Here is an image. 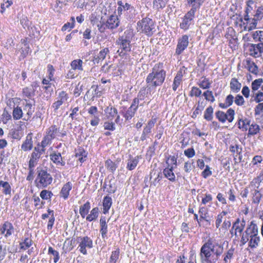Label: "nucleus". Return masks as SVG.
Returning a JSON list of instances; mask_svg holds the SVG:
<instances>
[{
	"label": "nucleus",
	"instance_id": "c03bdc74",
	"mask_svg": "<svg viewBox=\"0 0 263 263\" xmlns=\"http://www.w3.org/2000/svg\"><path fill=\"white\" fill-rule=\"evenodd\" d=\"M262 83L263 79L261 78L256 79L253 81L251 84L252 92H254V91L257 90Z\"/></svg>",
	"mask_w": 263,
	"mask_h": 263
},
{
	"label": "nucleus",
	"instance_id": "aec40b11",
	"mask_svg": "<svg viewBox=\"0 0 263 263\" xmlns=\"http://www.w3.org/2000/svg\"><path fill=\"white\" fill-rule=\"evenodd\" d=\"M112 205V199L108 196H106L104 197L103 200V213L106 214L108 213L110 206Z\"/></svg>",
	"mask_w": 263,
	"mask_h": 263
},
{
	"label": "nucleus",
	"instance_id": "5701e85b",
	"mask_svg": "<svg viewBox=\"0 0 263 263\" xmlns=\"http://www.w3.org/2000/svg\"><path fill=\"white\" fill-rule=\"evenodd\" d=\"M100 223L101 226L100 232L102 238H105L106 236L107 233V224L106 222L105 217H101L100 220Z\"/></svg>",
	"mask_w": 263,
	"mask_h": 263
},
{
	"label": "nucleus",
	"instance_id": "20e7f679",
	"mask_svg": "<svg viewBox=\"0 0 263 263\" xmlns=\"http://www.w3.org/2000/svg\"><path fill=\"white\" fill-rule=\"evenodd\" d=\"M52 182L51 175L47 171L37 168V177L35 180L36 186L44 188L50 185Z\"/></svg>",
	"mask_w": 263,
	"mask_h": 263
},
{
	"label": "nucleus",
	"instance_id": "a878e982",
	"mask_svg": "<svg viewBox=\"0 0 263 263\" xmlns=\"http://www.w3.org/2000/svg\"><path fill=\"white\" fill-rule=\"evenodd\" d=\"M99 215V209L96 207L93 208L90 211V213L88 214L86 217V220L88 221H95L97 219Z\"/></svg>",
	"mask_w": 263,
	"mask_h": 263
},
{
	"label": "nucleus",
	"instance_id": "09e8293b",
	"mask_svg": "<svg viewBox=\"0 0 263 263\" xmlns=\"http://www.w3.org/2000/svg\"><path fill=\"white\" fill-rule=\"evenodd\" d=\"M42 152H43L41 151V150H40L38 148L35 147L34 151L31 154L30 159L38 161Z\"/></svg>",
	"mask_w": 263,
	"mask_h": 263
},
{
	"label": "nucleus",
	"instance_id": "338daca9",
	"mask_svg": "<svg viewBox=\"0 0 263 263\" xmlns=\"http://www.w3.org/2000/svg\"><path fill=\"white\" fill-rule=\"evenodd\" d=\"M184 154L187 158H191L195 155V151L193 148H189L184 151Z\"/></svg>",
	"mask_w": 263,
	"mask_h": 263
},
{
	"label": "nucleus",
	"instance_id": "2eb2a0df",
	"mask_svg": "<svg viewBox=\"0 0 263 263\" xmlns=\"http://www.w3.org/2000/svg\"><path fill=\"white\" fill-rule=\"evenodd\" d=\"M33 147V141L31 134H29L27 136L26 140L22 144L21 148L25 151H30L32 148Z\"/></svg>",
	"mask_w": 263,
	"mask_h": 263
},
{
	"label": "nucleus",
	"instance_id": "dca6fc26",
	"mask_svg": "<svg viewBox=\"0 0 263 263\" xmlns=\"http://www.w3.org/2000/svg\"><path fill=\"white\" fill-rule=\"evenodd\" d=\"M72 189V184L70 182H68L65 184L62 187L60 192V196L65 199L68 198L69 195V192Z\"/></svg>",
	"mask_w": 263,
	"mask_h": 263
},
{
	"label": "nucleus",
	"instance_id": "c756f323",
	"mask_svg": "<svg viewBox=\"0 0 263 263\" xmlns=\"http://www.w3.org/2000/svg\"><path fill=\"white\" fill-rule=\"evenodd\" d=\"M0 187H2L3 188L2 192L4 194L6 195L11 194V187L8 182L1 181Z\"/></svg>",
	"mask_w": 263,
	"mask_h": 263
},
{
	"label": "nucleus",
	"instance_id": "c85d7f7f",
	"mask_svg": "<svg viewBox=\"0 0 263 263\" xmlns=\"http://www.w3.org/2000/svg\"><path fill=\"white\" fill-rule=\"evenodd\" d=\"M90 209V204L89 201H87L84 204L80 207V214L82 218H84L88 213Z\"/></svg>",
	"mask_w": 263,
	"mask_h": 263
},
{
	"label": "nucleus",
	"instance_id": "49530a36",
	"mask_svg": "<svg viewBox=\"0 0 263 263\" xmlns=\"http://www.w3.org/2000/svg\"><path fill=\"white\" fill-rule=\"evenodd\" d=\"M203 96L208 101H210L211 102L213 103L215 101V97L211 90H208L204 91L203 93Z\"/></svg>",
	"mask_w": 263,
	"mask_h": 263
},
{
	"label": "nucleus",
	"instance_id": "e2e57ef3",
	"mask_svg": "<svg viewBox=\"0 0 263 263\" xmlns=\"http://www.w3.org/2000/svg\"><path fill=\"white\" fill-rule=\"evenodd\" d=\"M103 127L105 129L114 131L115 130V125L112 122H105L104 123Z\"/></svg>",
	"mask_w": 263,
	"mask_h": 263
},
{
	"label": "nucleus",
	"instance_id": "a211bd4d",
	"mask_svg": "<svg viewBox=\"0 0 263 263\" xmlns=\"http://www.w3.org/2000/svg\"><path fill=\"white\" fill-rule=\"evenodd\" d=\"M230 87L233 92L237 93L240 90L241 84L237 79L234 78L231 79Z\"/></svg>",
	"mask_w": 263,
	"mask_h": 263
},
{
	"label": "nucleus",
	"instance_id": "f3484780",
	"mask_svg": "<svg viewBox=\"0 0 263 263\" xmlns=\"http://www.w3.org/2000/svg\"><path fill=\"white\" fill-rule=\"evenodd\" d=\"M174 166L166 167L163 170V173L167 179L170 181L174 182L175 181V175L173 173Z\"/></svg>",
	"mask_w": 263,
	"mask_h": 263
},
{
	"label": "nucleus",
	"instance_id": "7c9ffc66",
	"mask_svg": "<svg viewBox=\"0 0 263 263\" xmlns=\"http://www.w3.org/2000/svg\"><path fill=\"white\" fill-rule=\"evenodd\" d=\"M35 89L33 88V85L30 87H26L23 89V93L24 96L28 98H31L34 95Z\"/></svg>",
	"mask_w": 263,
	"mask_h": 263
},
{
	"label": "nucleus",
	"instance_id": "37998d69",
	"mask_svg": "<svg viewBox=\"0 0 263 263\" xmlns=\"http://www.w3.org/2000/svg\"><path fill=\"white\" fill-rule=\"evenodd\" d=\"M205 104L203 101L200 102V100L198 102V105L195 111L193 113L192 117L194 118L197 116L201 111L203 109Z\"/></svg>",
	"mask_w": 263,
	"mask_h": 263
},
{
	"label": "nucleus",
	"instance_id": "13d9d810",
	"mask_svg": "<svg viewBox=\"0 0 263 263\" xmlns=\"http://www.w3.org/2000/svg\"><path fill=\"white\" fill-rule=\"evenodd\" d=\"M201 90L198 87H193L190 92V96L191 97L195 96L198 97L201 95Z\"/></svg>",
	"mask_w": 263,
	"mask_h": 263
},
{
	"label": "nucleus",
	"instance_id": "680f3d73",
	"mask_svg": "<svg viewBox=\"0 0 263 263\" xmlns=\"http://www.w3.org/2000/svg\"><path fill=\"white\" fill-rule=\"evenodd\" d=\"M156 175V178L154 180V181L151 182V185H154V186H156L158 184L159 181L161 180V179L162 178L160 172L158 173L157 174H156L155 172L154 173V175Z\"/></svg>",
	"mask_w": 263,
	"mask_h": 263
},
{
	"label": "nucleus",
	"instance_id": "f8f14e48",
	"mask_svg": "<svg viewBox=\"0 0 263 263\" xmlns=\"http://www.w3.org/2000/svg\"><path fill=\"white\" fill-rule=\"evenodd\" d=\"M244 233L249 238L252 236H255L258 234V227L253 221H251L250 225L247 228Z\"/></svg>",
	"mask_w": 263,
	"mask_h": 263
},
{
	"label": "nucleus",
	"instance_id": "9d476101",
	"mask_svg": "<svg viewBox=\"0 0 263 263\" xmlns=\"http://www.w3.org/2000/svg\"><path fill=\"white\" fill-rule=\"evenodd\" d=\"M1 234L7 238L11 236L14 232V228L12 224L7 221H5L0 228Z\"/></svg>",
	"mask_w": 263,
	"mask_h": 263
},
{
	"label": "nucleus",
	"instance_id": "39448f33",
	"mask_svg": "<svg viewBox=\"0 0 263 263\" xmlns=\"http://www.w3.org/2000/svg\"><path fill=\"white\" fill-rule=\"evenodd\" d=\"M78 242L79 243L78 248L79 251L84 255L87 254L86 248L91 249L93 247L92 240L87 236L78 237Z\"/></svg>",
	"mask_w": 263,
	"mask_h": 263
},
{
	"label": "nucleus",
	"instance_id": "864d4df0",
	"mask_svg": "<svg viewBox=\"0 0 263 263\" xmlns=\"http://www.w3.org/2000/svg\"><path fill=\"white\" fill-rule=\"evenodd\" d=\"M256 5V3L254 1L249 0L246 2V7L245 11L248 12L252 13V11L254 10V6Z\"/></svg>",
	"mask_w": 263,
	"mask_h": 263
},
{
	"label": "nucleus",
	"instance_id": "8fccbe9b",
	"mask_svg": "<svg viewBox=\"0 0 263 263\" xmlns=\"http://www.w3.org/2000/svg\"><path fill=\"white\" fill-rule=\"evenodd\" d=\"M167 0H154V6L157 9H162L166 6Z\"/></svg>",
	"mask_w": 263,
	"mask_h": 263
},
{
	"label": "nucleus",
	"instance_id": "1a4fd4ad",
	"mask_svg": "<svg viewBox=\"0 0 263 263\" xmlns=\"http://www.w3.org/2000/svg\"><path fill=\"white\" fill-rule=\"evenodd\" d=\"M189 45V36L183 35L179 38L176 49L175 53L177 55L180 54Z\"/></svg>",
	"mask_w": 263,
	"mask_h": 263
},
{
	"label": "nucleus",
	"instance_id": "603ef678",
	"mask_svg": "<svg viewBox=\"0 0 263 263\" xmlns=\"http://www.w3.org/2000/svg\"><path fill=\"white\" fill-rule=\"evenodd\" d=\"M47 212H48L49 213H51V216L50 217V218L48 220L47 224V229L50 230L52 229L53 225L55 221L54 212L53 210H51L50 209H48Z\"/></svg>",
	"mask_w": 263,
	"mask_h": 263
},
{
	"label": "nucleus",
	"instance_id": "412c9836",
	"mask_svg": "<svg viewBox=\"0 0 263 263\" xmlns=\"http://www.w3.org/2000/svg\"><path fill=\"white\" fill-rule=\"evenodd\" d=\"M251 195L252 196V202L258 204L261 199L262 197V194L257 189H254L251 191Z\"/></svg>",
	"mask_w": 263,
	"mask_h": 263
},
{
	"label": "nucleus",
	"instance_id": "9b49d317",
	"mask_svg": "<svg viewBox=\"0 0 263 263\" xmlns=\"http://www.w3.org/2000/svg\"><path fill=\"white\" fill-rule=\"evenodd\" d=\"M138 107L137 105L132 103L130 107L125 111H122L121 114L126 121L129 120L135 116Z\"/></svg>",
	"mask_w": 263,
	"mask_h": 263
},
{
	"label": "nucleus",
	"instance_id": "c9c22d12",
	"mask_svg": "<svg viewBox=\"0 0 263 263\" xmlns=\"http://www.w3.org/2000/svg\"><path fill=\"white\" fill-rule=\"evenodd\" d=\"M105 112L107 114V117L108 118H112L118 114L117 109L115 107H112V106H108L106 107L105 109Z\"/></svg>",
	"mask_w": 263,
	"mask_h": 263
},
{
	"label": "nucleus",
	"instance_id": "0eeeda50",
	"mask_svg": "<svg viewBox=\"0 0 263 263\" xmlns=\"http://www.w3.org/2000/svg\"><path fill=\"white\" fill-rule=\"evenodd\" d=\"M234 115L235 111L232 108L228 109L226 113L220 110H218L215 113L216 117L222 123H224L226 120L232 122L234 120Z\"/></svg>",
	"mask_w": 263,
	"mask_h": 263
},
{
	"label": "nucleus",
	"instance_id": "72a5a7b5",
	"mask_svg": "<svg viewBox=\"0 0 263 263\" xmlns=\"http://www.w3.org/2000/svg\"><path fill=\"white\" fill-rule=\"evenodd\" d=\"M250 121H248L247 119L242 120L239 119L237 122L238 127L243 131H247L248 129V125H250Z\"/></svg>",
	"mask_w": 263,
	"mask_h": 263
},
{
	"label": "nucleus",
	"instance_id": "4468645a",
	"mask_svg": "<svg viewBox=\"0 0 263 263\" xmlns=\"http://www.w3.org/2000/svg\"><path fill=\"white\" fill-rule=\"evenodd\" d=\"M108 24V26L110 27V30H112L117 28L120 24V21L117 15H111L107 20Z\"/></svg>",
	"mask_w": 263,
	"mask_h": 263
},
{
	"label": "nucleus",
	"instance_id": "a18cd8bd",
	"mask_svg": "<svg viewBox=\"0 0 263 263\" xmlns=\"http://www.w3.org/2000/svg\"><path fill=\"white\" fill-rule=\"evenodd\" d=\"M253 17L257 21H260L263 18V6H261L257 8L255 13L253 15Z\"/></svg>",
	"mask_w": 263,
	"mask_h": 263
},
{
	"label": "nucleus",
	"instance_id": "cd10ccee",
	"mask_svg": "<svg viewBox=\"0 0 263 263\" xmlns=\"http://www.w3.org/2000/svg\"><path fill=\"white\" fill-rule=\"evenodd\" d=\"M234 97L232 95H229L226 98L224 103H220L219 104V107L222 108H226L231 106L234 102Z\"/></svg>",
	"mask_w": 263,
	"mask_h": 263
},
{
	"label": "nucleus",
	"instance_id": "f03ea898",
	"mask_svg": "<svg viewBox=\"0 0 263 263\" xmlns=\"http://www.w3.org/2000/svg\"><path fill=\"white\" fill-rule=\"evenodd\" d=\"M137 30L138 32L151 36L156 31V25L154 21L146 16L137 22Z\"/></svg>",
	"mask_w": 263,
	"mask_h": 263
},
{
	"label": "nucleus",
	"instance_id": "69168bd1",
	"mask_svg": "<svg viewBox=\"0 0 263 263\" xmlns=\"http://www.w3.org/2000/svg\"><path fill=\"white\" fill-rule=\"evenodd\" d=\"M248 70L251 73L256 74L258 71V67L254 62L250 63L248 65Z\"/></svg>",
	"mask_w": 263,
	"mask_h": 263
},
{
	"label": "nucleus",
	"instance_id": "a19ab883",
	"mask_svg": "<svg viewBox=\"0 0 263 263\" xmlns=\"http://www.w3.org/2000/svg\"><path fill=\"white\" fill-rule=\"evenodd\" d=\"M145 96V92L144 90H141L138 93L137 97L135 98L133 101L134 104L137 105L138 106L139 105L140 100H143Z\"/></svg>",
	"mask_w": 263,
	"mask_h": 263
},
{
	"label": "nucleus",
	"instance_id": "f257e3e1",
	"mask_svg": "<svg viewBox=\"0 0 263 263\" xmlns=\"http://www.w3.org/2000/svg\"><path fill=\"white\" fill-rule=\"evenodd\" d=\"M166 71L163 68V64H156L152 68V72L146 77V83L149 89L156 88L161 86L164 81Z\"/></svg>",
	"mask_w": 263,
	"mask_h": 263
},
{
	"label": "nucleus",
	"instance_id": "5fc2aeb1",
	"mask_svg": "<svg viewBox=\"0 0 263 263\" xmlns=\"http://www.w3.org/2000/svg\"><path fill=\"white\" fill-rule=\"evenodd\" d=\"M105 166L111 172H114L117 168V166L115 163L110 159H108L106 161Z\"/></svg>",
	"mask_w": 263,
	"mask_h": 263
},
{
	"label": "nucleus",
	"instance_id": "2f4dec72",
	"mask_svg": "<svg viewBox=\"0 0 263 263\" xmlns=\"http://www.w3.org/2000/svg\"><path fill=\"white\" fill-rule=\"evenodd\" d=\"M58 132V129L55 125H51L48 128L47 132V136L49 137L50 139H53L55 138V135Z\"/></svg>",
	"mask_w": 263,
	"mask_h": 263
},
{
	"label": "nucleus",
	"instance_id": "0e129e2a",
	"mask_svg": "<svg viewBox=\"0 0 263 263\" xmlns=\"http://www.w3.org/2000/svg\"><path fill=\"white\" fill-rule=\"evenodd\" d=\"M212 172L211 171V168L209 165L205 166V168L204 170L201 173L202 176L206 179L210 176L212 175Z\"/></svg>",
	"mask_w": 263,
	"mask_h": 263
},
{
	"label": "nucleus",
	"instance_id": "393cba45",
	"mask_svg": "<svg viewBox=\"0 0 263 263\" xmlns=\"http://www.w3.org/2000/svg\"><path fill=\"white\" fill-rule=\"evenodd\" d=\"M248 46H250V48L249 49L250 55L254 58H258L260 57V55L258 51V49L257 48V44H248Z\"/></svg>",
	"mask_w": 263,
	"mask_h": 263
},
{
	"label": "nucleus",
	"instance_id": "bf43d9fd",
	"mask_svg": "<svg viewBox=\"0 0 263 263\" xmlns=\"http://www.w3.org/2000/svg\"><path fill=\"white\" fill-rule=\"evenodd\" d=\"M48 253L52 254L54 256L53 260L55 263H56L58 261V260H59L60 257H59V253L58 251L53 250V249L52 247H49V249H48Z\"/></svg>",
	"mask_w": 263,
	"mask_h": 263
},
{
	"label": "nucleus",
	"instance_id": "58836bf2",
	"mask_svg": "<svg viewBox=\"0 0 263 263\" xmlns=\"http://www.w3.org/2000/svg\"><path fill=\"white\" fill-rule=\"evenodd\" d=\"M242 147L238 143H235L234 145L232 144L229 147L230 151L234 155L235 153L237 155H240L242 153Z\"/></svg>",
	"mask_w": 263,
	"mask_h": 263
},
{
	"label": "nucleus",
	"instance_id": "6ab92c4d",
	"mask_svg": "<svg viewBox=\"0 0 263 263\" xmlns=\"http://www.w3.org/2000/svg\"><path fill=\"white\" fill-rule=\"evenodd\" d=\"M51 160L55 164L64 166L65 162L62 161V158L60 153H52L50 155Z\"/></svg>",
	"mask_w": 263,
	"mask_h": 263
},
{
	"label": "nucleus",
	"instance_id": "e433bc0d",
	"mask_svg": "<svg viewBox=\"0 0 263 263\" xmlns=\"http://www.w3.org/2000/svg\"><path fill=\"white\" fill-rule=\"evenodd\" d=\"M213 108L210 106L205 110L204 119L207 121H211L213 118Z\"/></svg>",
	"mask_w": 263,
	"mask_h": 263
},
{
	"label": "nucleus",
	"instance_id": "4d7b16f0",
	"mask_svg": "<svg viewBox=\"0 0 263 263\" xmlns=\"http://www.w3.org/2000/svg\"><path fill=\"white\" fill-rule=\"evenodd\" d=\"M52 140V139H50L49 137H48L47 135L44 137L43 140L41 142V146L42 147L41 149V151L44 152V148L51 143Z\"/></svg>",
	"mask_w": 263,
	"mask_h": 263
},
{
	"label": "nucleus",
	"instance_id": "f704fd0d",
	"mask_svg": "<svg viewBox=\"0 0 263 263\" xmlns=\"http://www.w3.org/2000/svg\"><path fill=\"white\" fill-rule=\"evenodd\" d=\"M246 225V221L244 219H242L240 225L236 226V227H232V229H234V235L235 237H238L237 232L241 233L243 231Z\"/></svg>",
	"mask_w": 263,
	"mask_h": 263
},
{
	"label": "nucleus",
	"instance_id": "79ce46f5",
	"mask_svg": "<svg viewBox=\"0 0 263 263\" xmlns=\"http://www.w3.org/2000/svg\"><path fill=\"white\" fill-rule=\"evenodd\" d=\"M23 111L21 107L17 106L13 110L12 116L14 120H18L23 117Z\"/></svg>",
	"mask_w": 263,
	"mask_h": 263
},
{
	"label": "nucleus",
	"instance_id": "052dcab7",
	"mask_svg": "<svg viewBox=\"0 0 263 263\" xmlns=\"http://www.w3.org/2000/svg\"><path fill=\"white\" fill-rule=\"evenodd\" d=\"M58 100L62 104L65 103L68 98V94L64 91H62L59 93Z\"/></svg>",
	"mask_w": 263,
	"mask_h": 263
},
{
	"label": "nucleus",
	"instance_id": "4be33fe9",
	"mask_svg": "<svg viewBox=\"0 0 263 263\" xmlns=\"http://www.w3.org/2000/svg\"><path fill=\"white\" fill-rule=\"evenodd\" d=\"M139 162V157L137 156L134 158L130 157L127 160L126 168L130 171L133 170L136 168Z\"/></svg>",
	"mask_w": 263,
	"mask_h": 263
},
{
	"label": "nucleus",
	"instance_id": "bb28decb",
	"mask_svg": "<svg viewBox=\"0 0 263 263\" xmlns=\"http://www.w3.org/2000/svg\"><path fill=\"white\" fill-rule=\"evenodd\" d=\"M83 61L81 59H77L73 60L71 63L70 66L73 70H78L80 71H83Z\"/></svg>",
	"mask_w": 263,
	"mask_h": 263
},
{
	"label": "nucleus",
	"instance_id": "6e6d98bb",
	"mask_svg": "<svg viewBox=\"0 0 263 263\" xmlns=\"http://www.w3.org/2000/svg\"><path fill=\"white\" fill-rule=\"evenodd\" d=\"M211 82L208 79L204 78L199 84L200 87L202 89H208L210 87Z\"/></svg>",
	"mask_w": 263,
	"mask_h": 263
},
{
	"label": "nucleus",
	"instance_id": "4c0bfd02",
	"mask_svg": "<svg viewBox=\"0 0 263 263\" xmlns=\"http://www.w3.org/2000/svg\"><path fill=\"white\" fill-rule=\"evenodd\" d=\"M32 240L28 237H26L20 243V248L25 250L29 248L32 245Z\"/></svg>",
	"mask_w": 263,
	"mask_h": 263
},
{
	"label": "nucleus",
	"instance_id": "b1692460",
	"mask_svg": "<svg viewBox=\"0 0 263 263\" xmlns=\"http://www.w3.org/2000/svg\"><path fill=\"white\" fill-rule=\"evenodd\" d=\"M249 128L248 129V136H254L256 135L259 132L260 127L259 126L255 123H252L249 125Z\"/></svg>",
	"mask_w": 263,
	"mask_h": 263
},
{
	"label": "nucleus",
	"instance_id": "6e6552de",
	"mask_svg": "<svg viewBox=\"0 0 263 263\" xmlns=\"http://www.w3.org/2000/svg\"><path fill=\"white\" fill-rule=\"evenodd\" d=\"M25 102L26 103L24 104L25 106L23 109L24 111L26 112V114L24 116L23 120L27 121L30 118L34 111L35 102L34 100L30 101L26 99L25 100Z\"/></svg>",
	"mask_w": 263,
	"mask_h": 263
},
{
	"label": "nucleus",
	"instance_id": "473e14b6",
	"mask_svg": "<svg viewBox=\"0 0 263 263\" xmlns=\"http://www.w3.org/2000/svg\"><path fill=\"white\" fill-rule=\"evenodd\" d=\"M260 241V237L256 235L255 236H252L249 238V246L251 248H256Z\"/></svg>",
	"mask_w": 263,
	"mask_h": 263
},
{
	"label": "nucleus",
	"instance_id": "774afa93",
	"mask_svg": "<svg viewBox=\"0 0 263 263\" xmlns=\"http://www.w3.org/2000/svg\"><path fill=\"white\" fill-rule=\"evenodd\" d=\"M255 115H259L263 112V103H258V105L255 107Z\"/></svg>",
	"mask_w": 263,
	"mask_h": 263
},
{
	"label": "nucleus",
	"instance_id": "423d86ee",
	"mask_svg": "<svg viewBox=\"0 0 263 263\" xmlns=\"http://www.w3.org/2000/svg\"><path fill=\"white\" fill-rule=\"evenodd\" d=\"M215 245L213 244L212 241L209 239L201 248L200 249V257L201 260L210 258L211 255V252H214Z\"/></svg>",
	"mask_w": 263,
	"mask_h": 263
},
{
	"label": "nucleus",
	"instance_id": "ddd939ff",
	"mask_svg": "<svg viewBox=\"0 0 263 263\" xmlns=\"http://www.w3.org/2000/svg\"><path fill=\"white\" fill-rule=\"evenodd\" d=\"M155 122L153 120L148 121L147 125L144 128L140 139L143 141L146 140L147 136L151 133L152 128L154 126Z\"/></svg>",
	"mask_w": 263,
	"mask_h": 263
},
{
	"label": "nucleus",
	"instance_id": "ea45409f",
	"mask_svg": "<svg viewBox=\"0 0 263 263\" xmlns=\"http://www.w3.org/2000/svg\"><path fill=\"white\" fill-rule=\"evenodd\" d=\"M102 17H101V21H100L99 23L97 24V27L99 31L101 33L105 32V30L108 29L110 30V27H108V24L106 21H102Z\"/></svg>",
	"mask_w": 263,
	"mask_h": 263
},
{
	"label": "nucleus",
	"instance_id": "3c124183",
	"mask_svg": "<svg viewBox=\"0 0 263 263\" xmlns=\"http://www.w3.org/2000/svg\"><path fill=\"white\" fill-rule=\"evenodd\" d=\"M258 21L254 17H252L250 19V21L246 22L248 26H249V31H250L253 29H255L257 28V25Z\"/></svg>",
	"mask_w": 263,
	"mask_h": 263
},
{
	"label": "nucleus",
	"instance_id": "7ed1b4c3",
	"mask_svg": "<svg viewBox=\"0 0 263 263\" xmlns=\"http://www.w3.org/2000/svg\"><path fill=\"white\" fill-rule=\"evenodd\" d=\"M133 37V33L129 30L124 32V35L120 36L116 41L117 44L122 50L119 53L121 55L125 54L126 52L131 50L130 42Z\"/></svg>",
	"mask_w": 263,
	"mask_h": 263
},
{
	"label": "nucleus",
	"instance_id": "de8ad7c7",
	"mask_svg": "<svg viewBox=\"0 0 263 263\" xmlns=\"http://www.w3.org/2000/svg\"><path fill=\"white\" fill-rule=\"evenodd\" d=\"M119 250L118 249L112 251L108 263H116L119 256Z\"/></svg>",
	"mask_w": 263,
	"mask_h": 263
}]
</instances>
